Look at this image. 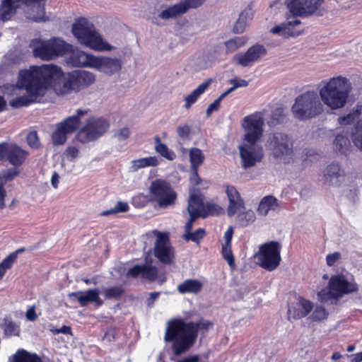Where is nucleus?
I'll return each instance as SVG.
<instances>
[{
  "instance_id": "f257e3e1",
  "label": "nucleus",
  "mask_w": 362,
  "mask_h": 362,
  "mask_svg": "<svg viewBox=\"0 0 362 362\" xmlns=\"http://www.w3.org/2000/svg\"><path fill=\"white\" fill-rule=\"evenodd\" d=\"M63 76L61 67L54 64L31 66L28 69L19 72L18 83L28 95L18 97L10 102L16 108L28 106L33 103H40L49 89H56Z\"/></svg>"
},
{
  "instance_id": "f03ea898",
  "label": "nucleus",
  "mask_w": 362,
  "mask_h": 362,
  "mask_svg": "<svg viewBox=\"0 0 362 362\" xmlns=\"http://www.w3.org/2000/svg\"><path fill=\"white\" fill-rule=\"evenodd\" d=\"M214 323L201 318L197 322H185L182 318H173L167 322L164 340L172 342V351L175 356L188 351L194 344L199 330L209 331Z\"/></svg>"
},
{
  "instance_id": "7ed1b4c3",
  "label": "nucleus",
  "mask_w": 362,
  "mask_h": 362,
  "mask_svg": "<svg viewBox=\"0 0 362 362\" xmlns=\"http://www.w3.org/2000/svg\"><path fill=\"white\" fill-rule=\"evenodd\" d=\"M351 84L346 77L339 76L330 78L320 90V98L327 107L337 110L345 106Z\"/></svg>"
},
{
  "instance_id": "20e7f679",
  "label": "nucleus",
  "mask_w": 362,
  "mask_h": 362,
  "mask_svg": "<svg viewBox=\"0 0 362 362\" xmlns=\"http://www.w3.org/2000/svg\"><path fill=\"white\" fill-rule=\"evenodd\" d=\"M71 31L79 43L95 51H111L114 47L103 40L93 23L85 18H78L72 25Z\"/></svg>"
},
{
  "instance_id": "39448f33",
  "label": "nucleus",
  "mask_w": 362,
  "mask_h": 362,
  "mask_svg": "<svg viewBox=\"0 0 362 362\" xmlns=\"http://www.w3.org/2000/svg\"><path fill=\"white\" fill-rule=\"evenodd\" d=\"M291 110L296 119L305 121L321 115L324 111V107L317 92L308 90L296 98Z\"/></svg>"
},
{
  "instance_id": "423d86ee",
  "label": "nucleus",
  "mask_w": 362,
  "mask_h": 362,
  "mask_svg": "<svg viewBox=\"0 0 362 362\" xmlns=\"http://www.w3.org/2000/svg\"><path fill=\"white\" fill-rule=\"evenodd\" d=\"M30 46H33V52L35 57L49 61L66 54L71 45L61 38L54 37L47 41L34 40Z\"/></svg>"
},
{
  "instance_id": "0eeeda50",
  "label": "nucleus",
  "mask_w": 362,
  "mask_h": 362,
  "mask_svg": "<svg viewBox=\"0 0 362 362\" xmlns=\"http://www.w3.org/2000/svg\"><path fill=\"white\" fill-rule=\"evenodd\" d=\"M95 81V75L89 71L75 70L68 72L63 76L56 86L55 91L61 94H68L72 91L78 92L93 84Z\"/></svg>"
},
{
  "instance_id": "6e6552de",
  "label": "nucleus",
  "mask_w": 362,
  "mask_h": 362,
  "mask_svg": "<svg viewBox=\"0 0 362 362\" xmlns=\"http://www.w3.org/2000/svg\"><path fill=\"white\" fill-rule=\"evenodd\" d=\"M19 3L31 7L33 11L37 14L30 17L34 22H42L46 20L45 16V0H1L0 6V18L4 21L11 19L12 15L15 14L17 8L20 7Z\"/></svg>"
},
{
  "instance_id": "1a4fd4ad",
  "label": "nucleus",
  "mask_w": 362,
  "mask_h": 362,
  "mask_svg": "<svg viewBox=\"0 0 362 362\" xmlns=\"http://www.w3.org/2000/svg\"><path fill=\"white\" fill-rule=\"evenodd\" d=\"M110 123L102 117H90L78 130L74 139L83 144L94 141L103 136L108 129Z\"/></svg>"
},
{
  "instance_id": "9d476101",
  "label": "nucleus",
  "mask_w": 362,
  "mask_h": 362,
  "mask_svg": "<svg viewBox=\"0 0 362 362\" xmlns=\"http://www.w3.org/2000/svg\"><path fill=\"white\" fill-rule=\"evenodd\" d=\"M281 245L277 241H269L259 246L256 253L259 267L264 269L272 272L275 270L280 264Z\"/></svg>"
},
{
  "instance_id": "9b49d317",
  "label": "nucleus",
  "mask_w": 362,
  "mask_h": 362,
  "mask_svg": "<svg viewBox=\"0 0 362 362\" xmlns=\"http://www.w3.org/2000/svg\"><path fill=\"white\" fill-rule=\"evenodd\" d=\"M88 110L78 109L76 114L69 116L56 124V129L52 134V141L54 146L63 145L66 142L67 135L78 129L81 117L88 114Z\"/></svg>"
},
{
  "instance_id": "f8f14e48",
  "label": "nucleus",
  "mask_w": 362,
  "mask_h": 362,
  "mask_svg": "<svg viewBox=\"0 0 362 362\" xmlns=\"http://www.w3.org/2000/svg\"><path fill=\"white\" fill-rule=\"evenodd\" d=\"M149 194L153 202H156L161 208L174 204L177 199V193L170 184L162 179H156L151 182Z\"/></svg>"
},
{
  "instance_id": "ddd939ff",
  "label": "nucleus",
  "mask_w": 362,
  "mask_h": 362,
  "mask_svg": "<svg viewBox=\"0 0 362 362\" xmlns=\"http://www.w3.org/2000/svg\"><path fill=\"white\" fill-rule=\"evenodd\" d=\"M264 119L262 114L256 112L243 119V126L246 131L245 141L249 144H255L262 136Z\"/></svg>"
},
{
  "instance_id": "4468645a",
  "label": "nucleus",
  "mask_w": 362,
  "mask_h": 362,
  "mask_svg": "<svg viewBox=\"0 0 362 362\" xmlns=\"http://www.w3.org/2000/svg\"><path fill=\"white\" fill-rule=\"evenodd\" d=\"M29 152L15 143H0V160H6L15 168L21 166L27 159Z\"/></svg>"
},
{
  "instance_id": "2eb2a0df",
  "label": "nucleus",
  "mask_w": 362,
  "mask_h": 362,
  "mask_svg": "<svg viewBox=\"0 0 362 362\" xmlns=\"http://www.w3.org/2000/svg\"><path fill=\"white\" fill-rule=\"evenodd\" d=\"M325 0H286V4L294 17H308L317 13Z\"/></svg>"
},
{
  "instance_id": "dca6fc26",
  "label": "nucleus",
  "mask_w": 362,
  "mask_h": 362,
  "mask_svg": "<svg viewBox=\"0 0 362 362\" xmlns=\"http://www.w3.org/2000/svg\"><path fill=\"white\" fill-rule=\"evenodd\" d=\"M268 142L274 158H281L293 155V141L287 134L276 132L269 137Z\"/></svg>"
},
{
  "instance_id": "f3484780",
  "label": "nucleus",
  "mask_w": 362,
  "mask_h": 362,
  "mask_svg": "<svg viewBox=\"0 0 362 362\" xmlns=\"http://www.w3.org/2000/svg\"><path fill=\"white\" fill-rule=\"evenodd\" d=\"M157 236L154 246V256L162 263L170 264L174 258L173 248L170 245L169 234L156 231Z\"/></svg>"
},
{
  "instance_id": "a211bd4d",
  "label": "nucleus",
  "mask_w": 362,
  "mask_h": 362,
  "mask_svg": "<svg viewBox=\"0 0 362 362\" xmlns=\"http://www.w3.org/2000/svg\"><path fill=\"white\" fill-rule=\"evenodd\" d=\"M266 54L265 47L262 45L256 44L250 47L245 53L235 54L234 61L243 67L251 66Z\"/></svg>"
},
{
  "instance_id": "6ab92c4d",
  "label": "nucleus",
  "mask_w": 362,
  "mask_h": 362,
  "mask_svg": "<svg viewBox=\"0 0 362 362\" xmlns=\"http://www.w3.org/2000/svg\"><path fill=\"white\" fill-rule=\"evenodd\" d=\"M328 288L334 291L338 298L344 295L357 292L358 290L356 283L349 282L342 274L332 276L328 283Z\"/></svg>"
},
{
  "instance_id": "aec40b11",
  "label": "nucleus",
  "mask_w": 362,
  "mask_h": 362,
  "mask_svg": "<svg viewBox=\"0 0 362 362\" xmlns=\"http://www.w3.org/2000/svg\"><path fill=\"white\" fill-rule=\"evenodd\" d=\"M240 155L243 167L247 168L254 166L257 162H260L264 156V152L261 146L255 144L241 146Z\"/></svg>"
},
{
  "instance_id": "412c9836",
  "label": "nucleus",
  "mask_w": 362,
  "mask_h": 362,
  "mask_svg": "<svg viewBox=\"0 0 362 362\" xmlns=\"http://www.w3.org/2000/svg\"><path fill=\"white\" fill-rule=\"evenodd\" d=\"M183 2L175 4L167 9L163 10L160 17L163 19H169L175 18L181 14L186 13L189 8H196L202 6L204 0H182Z\"/></svg>"
},
{
  "instance_id": "4be33fe9",
  "label": "nucleus",
  "mask_w": 362,
  "mask_h": 362,
  "mask_svg": "<svg viewBox=\"0 0 362 362\" xmlns=\"http://www.w3.org/2000/svg\"><path fill=\"white\" fill-rule=\"evenodd\" d=\"M93 68L111 76L121 70L122 61L117 58L95 57Z\"/></svg>"
},
{
  "instance_id": "5701e85b",
  "label": "nucleus",
  "mask_w": 362,
  "mask_h": 362,
  "mask_svg": "<svg viewBox=\"0 0 362 362\" xmlns=\"http://www.w3.org/2000/svg\"><path fill=\"white\" fill-rule=\"evenodd\" d=\"M66 54H69V62L76 67H90L93 68L95 56L87 54L83 51L78 49L71 45V48L69 49Z\"/></svg>"
},
{
  "instance_id": "b1692460",
  "label": "nucleus",
  "mask_w": 362,
  "mask_h": 362,
  "mask_svg": "<svg viewBox=\"0 0 362 362\" xmlns=\"http://www.w3.org/2000/svg\"><path fill=\"white\" fill-rule=\"evenodd\" d=\"M98 289H88L85 293L82 291L72 292L68 294L70 300L76 299L83 307L86 306L89 303L94 302L98 307L103 304V300L99 297Z\"/></svg>"
},
{
  "instance_id": "393cba45",
  "label": "nucleus",
  "mask_w": 362,
  "mask_h": 362,
  "mask_svg": "<svg viewBox=\"0 0 362 362\" xmlns=\"http://www.w3.org/2000/svg\"><path fill=\"white\" fill-rule=\"evenodd\" d=\"M226 193L229 201L227 209L228 215L233 216L238 211L245 208V202L234 186L226 185Z\"/></svg>"
},
{
  "instance_id": "a878e982",
  "label": "nucleus",
  "mask_w": 362,
  "mask_h": 362,
  "mask_svg": "<svg viewBox=\"0 0 362 362\" xmlns=\"http://www.w3.org/2000/svg\"><path fill=\"white\" fill-rule=\"evenodd\" d=\"M140 274L143 279L154 281L158 276V269L155 266L136 264L129 268L127 272V276L132 278H136Z\"/></svg>"
},
{
  "instance_id": "bb28decb",
  "label": "nucleus",
  "mask_w": 362,
  "mask_h": 362,
  "mask_svg": "<svg viewBox=\"0 0 362 362\" xmlns=\"http://www.w3.org/2000/svg\"><path fill=\"white\" fill-rule=\"evenodd\" d=\"M301 23L300 20H294L284 23L279 25H276L271 29V33L274 34H279L284 38L289 37H296L302 33L300 30H294L296 25Z\"/></svg>"
},
{
  "instance_id": "cd10ccee",
  "label": "nucleus",
  "mask_w": 362,
  "mask_h": 362,
  "mask_svg": "<svg viewBox=\"0 0 362 362\" xmlns=\"http://www.w3.org/2000/svg\"><path fill=\"white\" fill-rule=\"evenodd\" d=\"M344 172L337 163H332L325 170V178L329 185L338 187L341 185Z\"/></svg>"
},
{
  "instance_id": "c85d7f7f",
  "label": "nucleus",
  "mask_w": 362,
  "mask_h": 362,
  "mask_svg": "<svg viewBox=\"0 0 362 362\" xmlns=\"http://www.w3.org/2000/svg\"><path fill=\"white\" fill-rule=\"evenodd\" d=\"M298 304L300 308H292L288 310V315L293 319L298 320L306 317L313 309V303L303 297H299Z\"/></svg>"
},
{
  "instance_id": "c756f323",
  "label": "nucleus",
  "mask_w": 362,
  "mask_h": 362,
  "mask_svg": "<svg viewBox=\"0 0 362 362\" xmlns=\"http://www.w3.org/2000/svg\"><path fill=\"white\" fill-rule=\"evenodd\" d=\"M349 127H346V129L343 130L342 134H339L336 136L334 141V149L344 155H347L351 147L349 138Z\"/></svg>"
},
{
  "instance_id": "7c9ffc66",
  "label": "nucleus",
  "mask_w": 362,
  "mask_h": 362,
  "mask_svg": "<svg viewBox=\"0 0 362 362\" xmlns=\"http://www.w3.org/2000/svg\"><path fill=\"white\" fill-rule=\"evenodd\" d=\"M202 288L203 284L199 280L187 279L177 286V290L181 294H197L202 291Z\"/></svg>"
},
{
  "instance_id": "2f4dec72",
  "label": "nucleus",
  "mask_w": 362,
  "mask_h": 362,
  "mask_svg": "<svg viewBox=\"0 0 362 362\" xmlns=\"http://www.w3.org/2000/svg\"><path fill=\"white\" fill-rule=\"evenodd\" d=\"M278 208V199L272 195H267L261 199L257 211L259 215L265 216L270 211H275Z\"/></svg>"
},
{
  "instance_id": "473e14b6",
  "label": "nucleus",
  "mask_w": 362,
  "mask_h": 362,
  "mask_svg": "<svg viewBox=\"0 0 362 362\" xmlns=\"http://www.w3.org/2000/svg\"><path fill=\"white\" fill-rule=\"evenodd\" d=\"M212 82L211 78L207 79L206 81L200 84L196 89H194L190 94L187 95L185 98V107L189 108L194 103H196L199 97L205 92Z\"/></svg>"
},
{
  "instance_id": "72a5a7b5",
  "label": "nucleus",
  "mask_w": 362,
  "mask_h": 362,
  "mask_svg": "<svg viewBox=\"0 0 362 362\" xmlns=\"http://www.w3.org/2000/svg\"><path fill=\"white\" fill-rule=\"evenodd\" d=\"M11 362H42V361L35 353L31 354L25 349H19L13 355Z\"/></svg>"
},
{
  "instance_id": "f704fd0d",
  "label": "nucleus",
  "mask_w": 362,
  "mask_h": 362,
  "mask_svg": "<svg viewBox=\"0 0 362 362\" xmlns=\"http://www.w3.org/2000/svg\"><path fill=\"white\" fill-rule=\"evenodd\" d=\"M205 157L202 150L198 148H192L189 151V160L191 168L194 171V175L197 176L199 165L204 161Z\"/></svg>"
},
{
  "instance_id": "c9c22d12",
  "label": "nucleus",
  "mask_w": 362,
  "mask_h": 362,
  "mask_svg": "<svg viewBox=\"0 0 362 362\" xmlns=\"http://www.w3.org/2000/svg\"><path fill=\"white\" fill-rule=\"evenodd\" d=\"M204 204V202L201 196L195 194H191L187 206L189 214H193L195 213L199 216H202V210L203 209Z\"/></svg>"
},
{
  "instance_id": "e433bc0d",
  "label": "nucleus",
  "mask_w": 362,
  "mask_h": 362,
  "mask_svg": "<svg viewBox=\"0 0 362 362\" xmlns=\"http://www.w3.org/2000/svg\"><path fill=\"white\" fill-rule=\"evenodd\" d=\"M202 218L208 216H217L224 214V209L218 204L211 202H206L204 204L203 209L202 210Z\"/></svg>"
},
{
  "instance_id": "4c0bfd02",
  "label": "nucleus",
  "mask_w": 362,
  "mask_h": 362,
  "mask_svg": "<svg viewBox=\"0 0 362 362\" xmlns=\"http://www.w3.org/2000/svg\"><path fill=\"white\" fill-rule=\"evenodd\" d=\"M155 150L162 157L168 160H173L176 158L175 152L169 149L167 145L162 143L158 136L155 137Z\"/></svg>"
},
{
  "instance_id": "58836bf2",
  "label": "nucleus",
  "mask_w": 362,
  "mask_h": 362,
  "mask_svg": "<svg viewBox=\"0 0 362 362\" xmlns=\"http://www.w3.org/2000/svg\"><path fill=\"white\" fill-rule=\"evenodd\" d=\"M252 10L250 8L245 9L242 11L239 16L238 19L234 25L233 32L235 33H243L247 25L246 20L248 17L252 16Z\"/></svg>"
},
{
  "instance_id": "ea45409f",
  "label": "nucleus",
  "mask_w": 362,
  "mask_h": 362,
  "mask_svg": "<svg viewBox=\"0 0 362 362\" xmlns=\"http://www.w3.org/2000/svg\"><path fill=\"white\" fill-rule=\"evenodd\" d=\"M350 136L354 145L362 150V119L351 129Z\"/></svg>"
},
{
  "instance_id": "a19ab883",
  "label": "nucleus",
  "mask_w": 362,
  "mask_h": 362,
  "mask_svg": "<svg viewBox=\"0 0 362 362\" xmlns=\"http://www.w3.org/2000/svg\"><path fill=\"white\" fill-rule=\"evenodd\" d=\"M4 331L5 335L8 337L11 336H18L19 335V328L12 321L11 317H4Z\"/></svg>"
},
{
  "instance_id": "79ce46f5",
  "label": "nucleus",
  "mask_w": 362,
  "mask_h": 362,
  "mask_svg": "<svg viewBox=\"0 0 362 362\" xmlns=\"http://www.w3.org/2000/svg\"><path fill=\"white\" fill-rule=\"evenodd\" d=\"M256 219V216L252 210H247L239 213L238 215V221L240 226L246 227L252 223Z\"/></svg>"
},
{
  "instance_id": "37998d69",
  "label": "nucleus",
  "mask_w": 362,
  "mask_h": 362,
  "mask_svg": "<svg viewBox=\"0 0 362 362\" xmlns=\"http://www.w3.org/2000/svg\"><path fill=\"white\" fill-rule=\"evenodd\" d=\"M104 296L106 299H119L124 293L122 286L107 287L104 289Z\"/></svg>"
},
{
  "instance_id": "c03bdc74",
  "label": "nucleus",
  "mask_w": 362,
  "mask_h": 362,
  "mask_svg": "<svg viewBox=\"0 0 362 362\" xmlns=\"http://www.w3.org/2000/svg\"><path fill=\"white\" fill-rule=\"evenodd\" d=\"M134 166L136 168H143L149 166H157L159 163L156 156H149L133 160Z\"/></svg>"
},
{
  "instance_id": "a18cd8bd",
  "label": "nucleus",
  "mask_w": 362,
  "mask_h": 362,
  "mask_svg": "<svg viewBox=\"0 0 362 362\" xmlns=\"http://www.w3.org/2000/svg\"><path fill=\"white\" fill-rule=\"evenodd\" d=\"M19 174L20 171L15 167L7 169L0 174V185L4 188L8 182L12 181Z\"/></svg>"
},
{
  "instance_id": "49530a36",
  "label": "nucleus",
  "mask_w": 362,
  "mask_h": 362,
  "mask_svg": "<svg viewBox=\"0 0 362 362\" xmlns=\"http://www.w3.org/2000/svg\"><path fill=\"white\" fill-rule=\"evenodd\" d=\"M221 255L223 258L228 262L231 270L236 267L235 257L232 251V246L222 245Z\"/></svg>"
},
{
  "instance_id": "de8ad7c7",
  "label": "nucleus",
  "mask_w": 362,
  "mask_h": 362,
  "mask_svg": "<svg viewBox=\"0 0 362 362\" xmlns=\"http://www.w3.org/2000/svg\"><path fill=\"white\" fill-rule=\"evenodd\" d=\"M129 209V207L127 202H118L114 208L103 211L100 215L101 216H107L117 213H124L128 211Z\"/></svg>"
},
{
  "instance_id": "09e8293b",
  "label": "nucleus",
  "mask_w": 362,
  "mask_h": 362,
  "mask_svg": "<svg viewBox=\"0 0 362 362\" xmlns=\"http://www.w3.org/2000/svg\"><path fill=\"white\" fill-rule=\"evenodd\" d=\"M206 235V231L204 228H198L195 230L194 232L192 230L187 233H185L184 238L187 241H192L197 243H199L201 240H202Z\"/></svg>"
},
{
  "instance_id": "8fccbe9b",
  "label": "nucleus",
  "mask_w": 362,
  "mask_h": 362,
  "mask_svg": "<svg viewBox=\"0 0 362 362\" xmlns=\"http://www.w3.org/2000/svg\"><path fill=\"white\" fill-rule=\"evenodd\" d=\"M150 202H153L151 196L149 197L148 195L139 193L133 197L132 203L135 207L142 208L146 206Z\"/></svg>"
},
{
  "instance_id": "3c124183",
  "label": "nucleus",
  "mask_w": 362,
  "mask_h": 362,
  "mask_svg": "<svg viewBox=\"0 0 362 362\" xmlns=\"http://www.w3.org/2000/svg\"><path fill=\"white\" fill-rule=\"evenodd\" d=\"M28 145L32 148H39L41 146L37 132L34 130L30 132L26 136Z\"/></svg>"
},
{
  "instance_id": "603ef678",
  "label": "nucleus",
  "mask_w": 362,
  "mask_h": 362,
  "mask_svg": "<svg viewBox=\"0 0 362 362\" xmlns=\"http://www.w3.org/2000/svg\"><path fill=\"white\" fill-rule=\"evenodd\" d=\"M328 315V312L324 307L316 306L310 316V318L314 321H322L327 319Z\"/></svg>"
},
{
  "instance_id": "864d4df0",
  "label": "nucleus",
  "mask_w": 362,
  "mask_h": 362,
  "mask_svg": "<svg viewBox=\"0 0 362 362\" xmlns=\"http://www.w3.org/2000/svg\"><path fill=\"white\" fill-rule=\"evenodd\" d=\"M360 114H361V111L358 110H356V111H354L353 112L349 113L346 116L339 117L338 119L339 124H340L341 125L351 124L356 120V118L358 117Z\"/></svg>"
},
{
  "instance_id": "5fc2aeb1",
  "label": "nucleus",
  "mask_w": 362,
  "mask_h": 362,
  "mask_svg": "<svg viewBox=\"0 0 362 362\" xmlns=\"http://www.w3.org/2000/svg\"><path fill=\"white\" fill-rule=\"evenodd\" d=\"M11 257L7 256L0 263V280H1L5 275L6 271L10 269L14 262L11 259Z\"/></svg>"
},
{
  "instance_id": "6e6d98bb",
  "label": "nucleus",
  "mask_w": 362,
  "mask_h": 362,
  "mask_svg": "<svg viewBox=\"0 0 362 362\" xmlns=\"http://www.w3.org/2000/svg\"><path fill=\"white\" fill-rule=\"evenodd\" d=\"M228 93H223L217 99L209 105L206 109V115L209 116L212 112L218 110L220 107L221 100L228 95Z\"/></svg>"
},
{
  "instance_id": "4d7b16f0",
  "label": "nucleus",
  "mask_w": 362,
  "mask_h": 362,
  "mask_svg": "<svg viewBox=\"0 0 362 362\" xmlns=\"http://www.w3.org/2000/svg\"><path fill=\"white\" fill-rule=\"evenodd\" d=\"M272 119L276 124L283 123L285 119L284 110L282 107L276 108L272 113Z\"/></svg>"
},
{
  "instance_id": "13d9d810",
  "label": "nucleus",
  "mask_w": 362,
  "mask_h": 362,
  "mask_svg": "<svg viewBox=\"0 0 362 362\" xmlns=\"http://www.w3.org/2000/svg\"><path fill=\"white\" fill-rule=\"evenodd\" d=\"M318 296L320 300L322 302H327L329 300L335 299L337 300V296H335V293L330 288L329 290L322 289L321 291L318 293Z\"/></svg>"
},
{
  "instance_id": "bf43d9fd",
  "label": "nucleus",
  "mask_w": 362,
  "mask_h": 362,
  "mask_svg": "<svg viewBox=\"0 0 362 362\" xmlns=\"http://www.w3.org/2000/svg\"><path fill=\"white\" fill-rule=\"evenodd\" d=\"M242 40V37H236L225 42L228 51L233 52L241 47V43L238 44V41Z\"/></svg>"
},
{
  "instance_id": "052dcab7",
  "label": "nucleus",
  "mask_w": 362,
  "mask_h": 362,
  "mask_svg": "<svg viewBox=\"0 0 362 362\" xmlns=\"http://www.w3.org/2000/svg\"><path fill=\"white\" fill-rule=\"evenodd\" d=\"M79 151L75 146H68L64 152V154L68 160L73 161L78 155Z\"/></svg>"
},
{
  "instance_id": "680f3d73",
  "label": "nucleus",
  "mask_w": 362,
  "mask_h": 362,
  "mask_svg": "<svg viewBox=\"0 0 362 362\" xmlns=\"http://www.w3.org/2000/svg\"><path fill=\"white\" fill-rule=\"evenodd\" d=\"M341 254L339 252L328 254L326 257L327 264L329 267L333 266L339 259H341Z\"/></svg>"
},
{
  "instance_id": "e2e57ef3",
  "label": "nucleus",
  "mask_w": 362,
  "mask_h": 362,
  "mask_svg": "<svg viewBox=\"0 0 362 362\" xmlns=\"http://www.w3.org/2000/svg\"><path fill=\"white\" fill-rule=\"evenodd\" d=\"M190 131V127L188 124L179 126L177 129V133L178 136L182 139L189 137Z\"/></svg>"
},
{
  "instance_id": "0e129e2a",
  "label": "nucleus",
  "mask_w": 362,
  "mask_h": 362,
  "mask_svg": "<svg viewBox=\"0 0 362 362\" xmlns=\"http://www.w3.org/2000/svg\"><path fill=\"white\" fill-rule=\"evenodd\" d=\"M230 83H233V86L230 87L226 91L228 94L233 91L237 88L247 86L248 85V82L244 79H241L239 81L236 79H233L230 81Z\"/></svg>"
},
{
  "instance_id": "69168bd1",
  "label": "nucleus",
  "mask_w": 362,
  "mask_h": 362,
  "mask_svg": "<svg viewBox=\"0 0 362 362\" xmlns=\"http://www.w3.org/2000/svg\"><path fill=\"white\" fill-rule=\"evenodd\" d=\"M199 217V216L195 213H194L193 214H189V219L187 221L185 226V233L190 232L192 230L193 224L196 219L198 218Z\"/></svg>"
},
{
  "instance_id": "338daca9",
  "label": "nucleus",
  "mask_w": 362,
  "mask_h": 362,
  "mask_svg": "<svg viewBox=\"0 0 362 362\" xmlns=\"http://www.w3.org/2000/svg\"><path fill=\"white\" fill-rule=\"evenodd\" d=\"M233 235V228L230 226L224 233L225 243L222 245L232 246V238Z\"/></svg>"
},
{
  "instance_id": "774afa93",
  "label": "nucleus",
  "mask_w": 362,
  "mask_h": 362,
  "mask_svg": "<svg viewBox=\"0 0 362 362\" xmlns=\"http://www.w3.org/2000/svg\"><path fill=\"white\" fill-rule=\"evenodd\" d=\"M160 295V292H152L149 294V297L146 300L147 306L152 308L154 305V302L157 298Z\"/></svg>"
}]
</instances>
